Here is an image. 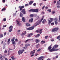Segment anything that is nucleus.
I'll return each mask as SVG.
<instances>
[{"instance_id":"f257e3e1","label":"nucleus","mask_w":60,"mask_h":60,"mask_svg":"<svg viewBox=\"0 0 60 60\" xmlns=\"http://www.w3.org/2000/svg\"><path fill=\"white\" fill-rule=\"evenodd\" d=\"M24 49L19 50L18 52V55H20L22 54L23 53V52H24Z\"/></svg>"},{"instance_id":"f03ea898","label":"nucleus","mask_w":60,"mask_h":60,"mask_svg":"<svg viewBox=\"0 0 60 60\" xmlns=\"http://www.w3.org/2000/svg\"><path fill=\"white\" fill-rule=\"evenodd\" d=\"M58 29H59V28L58 27H57L56 28H55L52 30V31L53 32H57Z\"/></svg>"},{"instance_id":"7ed1b4c3","label":"nucleus","mask_w":60,"mask_h":60,"mask_svg":"<svg viewBox=\"0 0 60 60\" xmlns=\"http://www.w3.org/2000/svg\"><path fill=\"white\" fill-rule=\"evenodd\" d=\"M16 22L17 25H18V26H21V24L19 23L20 22L18 21V20H16Z\"/></svg>"},{"instance_id":"20e7f679","label":"nucleus","mask_w":60,"mask_h":60,"mask_svg":"<svg viewBox=\"0 0 60 60\" xmlns=\"http://www.w3.org/2000/svg\"><path fill=\"white\" fill-rule=\"evenodd\" d=\"M34 25H33V26H31V27H29L27 29V30H33L34 28Z\"/></svg>"},{"instance_id":"39448f33","label":"nucleus","mask_w":60,"mask_h":60,"mask_svg":"<svg viewBox=\"0 0 60 60\" xmlns=\"http://www.w3.org/2000/svg\"><path fill=\"white\" fill-rule=\"evenodd\" d=\"M25 6H21H21H19V11H22V8H24Z\"/></svg>"},{"instance_id":"423d86ee","label":"nucleus","mask_w":60,"mask_h":60,"mask_svg":"<svg viewBox=\"0 0 60 60\" xmlns=\"http://www.w3.org/2000/svg\"><path fill=\"white\" fill-rule=\"evenodd\" d=\"M26 31H24L22 32V34H21V35L22 36H24L25 35V34H26Z\"/></svg>"},{"instance_id":"0eeeda50","label":"nucleus","mask_w":60,"mask_h":60,"mask_svg":"<svg viewBox=\"0 0 60 60\" xmlns=\"http://www.w3.org/2000/svg\"><path fill=\"white\" fill-rule=\"evenodd\" d=\"M22 11L23 14H26V10H25V9H22Z\"/></svg>"},{"instance_id":"6e6552de","label":"nucleus","mask_w":60,"mask_h":60,"mask_svg":"<svg viewBox=\"0 0 60 60\" xmlns=\"http://www.w3.org/2000/svg\"><path fill=\"white\" fill-rule=\"evenodd\" d=\"M54 48V47H53V48L50 50L49 51H50V52H52V51H55V49Z\"/></svg>"},{"instance_id":"1a4fd4ad","label":"nucleus","mask_w":60,"mask_h":60,"mask_svg":"<svg viewBox=\"0 0 60 60\" xmlns=\"http://www.w3.org/2000/svg\"><path fill=\"white\" fill-rule=\"evenodd\" d=\"M35 41L36 43H38L40 41V40L38 39H36L35 40Z\"/></svg>"},{"instance_id":"9d476101","label":"nucleus","mask_w":60,"mask_h":60,"mask_svg":"<svg viewBox=\"0 0 60 60\" xmlns=\"http://www.w3.org/2000/svg\"><path fill=\"white\" fill-rule=\"evenodd\" d=\"M41 23H40L39 22H36V24L35 26H36L38 25H39L40 24H41Z\"/></svg>"},{"instance_id":"9b49d317","label":"nucleus","mask_w":60,"mask_h":60,"mask_svg":"<svg viewBox=\"0 0 60 60\" xmlns=\"http://www.w3.org/2000/svg\"><path fill=\"white\" fill-rule=\"evenodd\" d=\"M33 19L31 18L30 19V20H29V21L30 23H32L33 22Z\"/></svg>"},{"instance_id":"f8f14e48","label":"nucleus","mask_w":60,"mask_h":60,"mask_svg":"<svg viewBox=\"0 0 60 60\" xmlns=\"http://www.w3.org/2000/svg\"><path fill=\"white\" fill-rule=\"evenodd\" d=\"M44 58V56H41L40 57L38 58V60H41L42 59V58Z\"/></svg>"},{"instance_id":"ddd939ff","label":"nucleus","mask_w":60,"mask_h":60,"mask_svg":"<svg viewBox=\"0 0 60 60\" xmlns=\"http://www.w3.org/2000/svg\"><path fill=\"white\" fill-rule=\"evenodd\" d=\"M34 3V1H30V2L29 3V4L30 5H31L33 4Z\"/></svg>"},{"instance_id":"4468645a","label":"nucleus","mask_w":60,"mask_h":60,"mask_svg":"<svg viewBox=\"0 0 60 60\" xmlns=\"http://www.w3.org/2000/svg\"><path fill=\"white\" fill-rule=\"evenodd\" d=\"M20 15L21 17H23V14L21 12L20 13Z\"/></svg>"},{"instance_id":"2eb2a0df","label":"nucleus","mask_w":60,"mask_h":60,"mask_svg":"<svg viewBox=\"0 0 60 60\" xmlns=\"http://www.w3.org/2000/svg\"><path fill=\"white\" fill-rule=\"evenodd\" d=\"M22 20L23 22H25V17H23L22 18Z\"/></svg>"},{"instance_id":"dca6fc26","label":"nucleus","mask_w":60,"mask_h":60,"mask_svg":"<svg viewBox=\"0 0 60 60\" xmlns=\"http://www.w3.org/2000/svg\"><path fill=\"white\" fill-rule=\"evenodd\" d=\"M39 36H40V34H38L35 36V37H36V38H38V37H39Z\"/></svg>"},{"instance_id":"f3484780","label":"nucleus","mask_w":60,"mask_h":60,"mask_svg":"<svg viewBox=\"0 0 60 60\" xmlns=\"http://www.w3.org/2000/svg\"><path fill=\"white\" fill-rule=\"evenodd\" d=\"M42 29L39 30V33L40 34H41L42 33Z\"/></svg>"},{"instance_id":"a211bd4d","label":"nucleus","mask_w":60,"mask_h":60,"mask_svg":"<svg viewBox=\"0 0 60 60\" xmlns=\"http://www.w3.org/2000/svg\"><path fill=\"white\" fill-rule=\"evenodd\" d=\"M26 25L27 26H30L31 25L30 24H29L28 23H26Z\"/></svg>"},{"instance_id":"6ab92c4d","label":"nucleus","mask_w":60,"mask_h":60,"mask_svg":"<svg viewBox=\"0 0 60 60\" xmlns=\"http://www.w3.org/2000/svg\"><path fill=\"white\" fill-rule=\"evenodd\" d=\"M39 47H40V44H39L37 45L36 46V48H38Z\"/></svg>"},{"instance_id":"aec40b11","label":"nucleus","mask_w":60,"mask_h":60,"mask_svg":"<svg viewBox=\"0 0 60 60\" xmlns=\"http://www.w3.org/2000/svg\"><path fill=\"white\" fill-rule=\"evenodd\" d=\"M35 12H38V11H39V9H35Z\"/></svg>"},{"instance_id":"412c9836","label":"nucleus","mask_w":60,"mask_h":60,"mask_svg":"<svg viewBox=\"0 0 60 60\" xmlns=\"http://www.w3.org/2000/svg\"><path fill=\"white\" fill-rule=\"evenodd\" d=\"M48 20L49 21L48 23V24H49V25H50V23H51V22H52V21H51L50 20H49V19H48Z\"/></svg>"},{"instance_id":"4be33fe9","label":"nucleus","mask_w":60,"mask_h":60,"mask_svg":"<svg viewBox=\"0 0 60 60\" xmlns=\"http://www.w3.org/2000/svg\"><path fill=\"white\" fill-rule=\"evenodd\" d=\"M33 40V39H27L25 41V43H26V42H27V41H29V40Z\"/></svg>"},{"instance_id":"5701e85b","label":"nucleus","mask_w":60,"mask_h":60,"mask_svg":"<svg viewBox=\"0 0 60 60\" xmlns=\"http://www.w3.org/2000/svg\"><path fill=\"white\" fill-rule=\"evenodd\" d=\"M35 53V52H33V51H32L30 53V55H32L33 54H34Z\"/></svg>"},{"instance_id":"b1692460","label":"nucleus","mask_w":60,"mask_h":60,"mask_svg":"<svg viewBox=\"0 0 60 60\" xmlns=\"http://www.w3.org/2000/svg\"><path fill=\"white\" fill-rule=\"evenodd\" d=\"M54 47H55L54 48H56V47H58V45H56L54 46Z\"/></svg>"},{"instance_id":"393cba45","label":"nucleus","mask_w":60,"mask_h":60,"mask_svg":"<svg viewBox=\"0 0 60 60\" xmlns=\"http://www.w3.org/2000/svg\"><path fill=\"white\" fill-rule=\"evenodd\" d=\"M44 18V16H43L42 17V18L41 19V21L39 22L40 23H41V21H42V20H43V19Z\"/></svg>"},{"instance_id":"a878e982","label":"nucleus","mask_w":60,"mask_h":60,"mask_svg":"<svg viewBox=\"0 0 60 60\" xmlns=\"http://www.w3.org/2000/svg\"><path fill=\"white\" fill-rule=\"evenodd\" d=\"M46 21L45 19H44L42 22V24H44V23L46 22Z\"/></svg>"},{"instance_id":"bb28decb","label":"nucleus","mask_w":60,"mask_h":60,"mask_svg":"<svg viewBox=\"0 0 60 60\" xmlns=\"http://www.w3.org/2000/svg\"><path fill=\"white\" fill-rule=\"evenodd\" d=\"M14 40H15V37H14L13 38V39L11 40L12 42H13L14 41Z\"/></svg>"},{"instance_id":"cd10ccee","label":"nucleus","mask_w":60,"mask_h":60,"mask_svg":"<svg viewBox=\"0 0 60 60\" xmlns=\"http://www.w3.org/2000/svg\"><path fill=\"white\" fill-rule=\"evenodd\" d=\"M4 36V35H3V34H0V38H2V37H3Z\"/></svg>"},{"instance_id":"c85d7f7f","label":"nucleus","mask_w":60,"mask_h":60,"mask_svg":"<svg viewBox=\"0 0 60 60\" xmlns=\"http://www.w3.org/2000/svg\"><path fill=\"white\" fill-rule=\"evenodd\" d=\"M57 5H60V2L57 1Z\"/></svg>"},{"instance_id":"c756f323","label":"nucleus","mask_w":60,"mask_h":60,"mask_svg":"<svg viewBox=\"0 0 60 60\" xmlns=\"http://www.w3.org/2000/svg\"><path fill=\"white\" fill-rule=\"evenodd\" d=\"M13 28V27H12L11 29H10L9 30V32H11V31H12V29Z\"/></svg>"},{"instance_id":"7c9ffc66","label":"nucleus","mask_w":60,"mask_h":60,"mask_svg":"<svg viewBox=\"0 0 60 60\" xmlns=\"http://www.w3.org/2000/svg\"><path fill=\"white\" fill-rule=\"evenodd\" d=\"M30 17H31V18H32V17H34V14H31L30 15Z\"/></svg>"},{"instance_id":"2f4dec72","label":"nucleus","mask_w":60,"mask_h":60,"mask_svg":"<svg viewBox=\"0 0 60 60\" xmlns=\"http://www.w3.org/2000/svg\"><path fill=\"white\" fill-rule=\"evenodd\" d=\"M54 20H55L56 21H57V17L55 18L54 19Z\"/></svg>"},{"instance_id":"473e14b6","label":"nucleus","mask_w":60,"mask_h":60,"mask_svg":"<svg viewBox=\"0 0 60 60\" xmlns=\"http://www.w3.org/2000/svg\"><path fill=\"white\" fill-rule=\"evenodd\" d=\"M51 48H52V47H51L50 46H49V47H48V49H51Z\"/></svg>"},{"instance_id":"72a5a7b5","label":"nucleus","mask_w":60,"mask_h":60,"mask_svg":"<svg viewBox=\"0 0 60 60\" xmlns=\"http://www.w3.org/2000/svg\"><path fill=\"white\" fill-rule=\"evenodd\" d=\"M40 31V30H36L35 31V32L36 33H39V31Z\"/></svg>"},{"instance_id":"f704fd0d","label":"nucleus","mask_w":60,"mask_h":60,"mask_svg":"<svg viewBox=\"0 0 60 60\" xmlns=\"http://www.w3.org/2000/svg\"><path fill=\"white\" fill-rule=\"evenodd\" d=\"M11 59H12V60H14V59L15 60L16 59L15 58H14V56H13L11 57Z\"/></svg>"},{"instance_id":"c9c22d12","label":"nucleus","mask_w":60,"mask_h":60,"mask_svg":"<svg viewBox=\"0 0 60 60\" xmlns=\"http://www.w3.org/2000/svg\"><path fill=\"white\" fill-rule=\"evenodd\" d=\"M41 43H45V41H44L42 40L41 41Z\"/></svg>"},{"instance_id":"e433bc0d","label":"nucleus","mask_w":60,"mask_h":60,"mask_svg":"<svg viewBox=\"0 0 60 60\" xmlns=\"http://www.w3.org/2000/svg\"><path fill=\"white\" fill-rule=\"evenodd\" d=\"M28 37H31V35L30 34H28L27 35Z\"/></svg>"},{"instance_id":"4c0bfd02","label":"nucleus","mask_w":60,"mask_h":60,"mask_svg":"<svg viewBox=\"0 0 60 60\" xmlns=\"http://www.w3.org/2000/svg\"><path fill=\"white\" fill-rule=\"evenodd\" d=\"M50 19L51 20V21H52H52H53V18H50Z\"/></svg>"},{"instance_id":"58836bf2","label":"nucleus","mask_w":60,"mask_h":60,"mask_svg":"<svg viewBox=\"0 0 60 60\" xmlns=\"http://www.w3.org/2000/svg\"><path fill=\"white\" fill-rule=\"evenodd\" d=\"M6 10V8H3L2 9V11H4V10Z\"/></svg>"},{"instance_id":"ea45409f","label":"nucleus","mask_w":60,"mask_h":60,"mask_svg":"<svg viewBox=\"0 0 60 60\" xmlns=\"http://www.w3.org/2000/svg\"><path fill=\"white\" fill-rule=\"evenodd\" d=\"M35 9H32V12H35Z\"/></svg>"},{"instance_id":"a19ab883","label":"nucleus","mask_w":60,"mask_h":60,"mask_svg":"<svg viewBox=\"0 0 60 60\" xmlns=\"http://www.w3.org/2000/svg\"><path fill=\"white\" fill-rule=\"evenodd\" d=\"M41 49H38L37 50V52H38L39 51H41Z\"/></svg>"},{"instance_id":"79ce46f5","label":"nucleus","mask_w":60,"mask_h":60,"mask_svg":"<svg viewBox=\"0 0 60 60\" xmlns=\"http://www.w3.org/2000/svg\"><path fill=\"white\" fill-rule=\"evenodd\" d=\"M47 11H49L50 12H51V9L48 10Z\"/></svg>"},{"instance_id":"37998d69","label":"nucleus","mask_w":60,"mask_h":60,"mask_svg":"<svg viewBox=\"0 0 60 60\" xmlns=\"http://www.w3.org/2000/svg\"><path fill=\"white\" fill-rule=\"evenodd\" d=\"M12 43L13 44H15V45L16 43L15 42V41H14L12 42Z\"/></svg>"},{"instance_id":"c03bdc74","label":"nucleus","mask_w":60,"mask_h":60,"mask_svg":"<svg viewBox=\"0 0 60 60\" xmlns=\"http://www.w3.org/2000/svg\"><path fill=\"white\" fill-rule=\"evenodd\" d=\"M29 5V4H27L25 5V6L26 7V6H28Z\"/></svg>"},{"instance_id":"a18cd8bd","label":"nucleus","mask_w":60,"mask_h":60,"mask_svg":"<svg viewBox=\"0 0 60 60\" xmlns=\"http://www.w3.org/2000/svg\"><path fill=\"white\" fill-rule=\"evenodd\" d=\"M60 49H56L55 50V51H57V50H59Z\"/></svg>"},{"instance_id":"49530a36","label":"nucleus","mask_w":60,"mask_h":60,"mask_svg":"<svg viewBox=\"0 0 60 60\" xmlns=\"http://www.w3.org/2000/svg\"><path fill=\"white\" fill-rule=\"evenodd\" d=\"M49 37V36H45V39H47V38H48Z\"/></svg>"},{"instance_id":"de8ad7c7","label":"nucleus","mask_w":60,"mask_h":60,"mask_svg":"<svg viewBox=\"0 0 60 60\" xmlns=\"http://www.w3.org/2000/svg\"><path fill=\"white\" fill-rule=\"evenodd\" d=\"M2 2L3 3H5V0H2Z\"/></svg>"},{"instance_id":"09e8293b","label":"nucleus","mask_w":60,"mask_h":60,"mask_svg":"<svg viewBox=\"0 0 60 60\" xmlns=\"http://www.w3.org/2000/svg\"><path fill=\"white\" fill-rule=\"evenodd\" d=\"M33 5H34V6H36V3H34L33 4Z\"/></svg>"},{"instance_id":"8fccbe9b","label":"nucleus","mask_w":60,"mask_h":60,"mask_svg":"<svg viewBox=\"0 0 60 60\" xmlns=\"http://www.w3.org/2000/svg\"><path fill=\"white\" fill-rule=\"evenodd\" d=\"M13 27H12V26H11L9 27V29H10V28H12Z\"/></svg>"},{"instance_id":"3c124183","label":"nucleus","mask_w":60,"mask_h":60,"mask_svg":"<svg viewBox=\"0 0 60 60\" xmlns=\"http://www.w3.org/2000/svg\"><path fill=\"white\" fill-rule=\"evenodd\" d=\"M55 24H56V25H57V22L55 21Z\"/></svg>"},{"instance_id":"603ef678","label":"nucleus","mask_w":60,"mask_h":60,"mask_svg":"<svg viewBox=\"0 0 60 60\" xmlns=\"http://www.w3.org/2000/svg\"><path fill=\"white\" fill-rule=\"evenodd\" d=\"M60 35L58 36L57 38V39H58L60 38Z\"/></svg>"},{"instance_id":"864d4df0","label":"nucleus","mask_w":60,"mask_h":60,"mask_svg":"<svg viewBox=\"0 0 60 60\" xmlns=\"http://www.w3.org/2000/svg\"><path fill=\"white\" fill-rule=\"evenodd\" d=\"M3 21H6V18H5L3 19Z\"/></svg>"},{"instance_id":"5fc2aeb1","label":"nucleus","mask_w":60,"mask_h":60,"mask_svg":"<svg viewBox=\"0 0 60 60\" xmlns=\"http://www.w3.org/2000/svg\"><path fill=\"white\" fill-rule=\"evenodd\" d=\"M7 52V50H5L4 51L5 53H6Z\"/></svg>"},{"instance_id":"6e6d98bb","label":"nucleus","mask_w":60,"mask_h":60,"mask_svg":"<svg viewBox=\"0 0 60 60\" xmlns=\"http://www.w3.org/2000/svg\"><path fill=\"white\" fill-rule=\"evenodd\" d=\"M2 58H3V56H1L0 57V59H1Z\"/></svg>"},{"instance_id":"4d7b16f0","label":"nucleus","mask_w":60,"mask_h":60,"mask_svg":"<svg viewBox=\"0 0 60 60\" xmlns=\"http://www.w3.org/2000/svg\"><path fill=\"white\" fill-rule=\"evenodd\" d=\"M10 40H10V39H9L8 41V42H9L10 41Z\"/></svg>"},{"instance_id":"13d9d810","label":"nucleus","mask_w":60,"mask_h":60,"mask_svg":"<svg viewBox=\"0 0 60 60\" xmlns=\"http://www.w3.org/2000/svg\"><path fill=\"white\" fill-rule=\"evenodd\" d=\"M32 9H31L30 10H29V11H30V12L32 11Z\"/></svg>"},{"instance_id":"bf43d9fd","label":"nucleus","mask_w":60,"mask_h":60,"mask_svg":"<svg viewBox=\"0 0 60 60\" xmlns=\"http://www.w3.org/2000/svg\"><path fill=\"white\" fill-rule=\"evenodd\" d=\"M54 22H52L51 23V25L52 26H53V25H54Z\"/></svg>"},{"instance_id":"052dcab7","label":"nucleus","mask_w":60,"mask_h":60,"mask_svg":"<svg viewBox=\"0 0 60 60\" xmlns=\"http://www.w3.org/2000/svg\"><path fill=\"white\" fill-rule=\"evenodd\" d=\"M45 6H44L43 7H42V10H43V9H44V8H45Z\"/></svg>"},{"instance_id":"680f3d73","label":"nucleus","mask_w":60,"mask_h":60,"mask_svg":"<svg viewBox=\"0 0 60 60\" xmlns=\"http://www.w3.org/2000/svg\"><path fill=\"white\" fill-rule=\"evenodd\" d=\"M13 16H15V15H16V13H14L13 14Z\"/></svg>"},{"instance_id":"e2e57ef3","label":"nucleus","mask_w":60,"mask_h":60,"mask_svg":"<svg viewBox=\"0 0 60 60\" xmlns=\"http://www.w3.org/2000/svg\"><path fill=\"white\" fill-rule=\"evenodd\" d=\"M6 26H6V25H5L4 26H3V27H6Z\"/></svg>"},{"instance_id":"0e129e2a","label":"nucleus","mask_w":60,"mask_h":60,"mask_svg":"<svg viewBox=\"0 0 60 60\" xmlns=\"http://www.w3.org/2000/svg\"><path fill=\"white\" fill-rule=\"evenodd\" d=\"M4 36H5V35H6V33L5 32L4 33Z\"/></svg>"},{"instance_id":"69168bd1","label":"nucleus","mask_w":60,"mask_h":60,"mask_svg":"<svg viewBox=\"0 0 60 60\" xmlns=\"http://www.w3.org/2000/svg\"><path fill=\"white\" fill-rule=\"evenodd\" d=\"M55 11H53L52 12V13L53 14H55Z\"/></svg>"},{"instance_id":"338daca9","label":"nucleus","mask_w":60,"mask_h":60,"mask_svg":"<svg viewBox=\"0 0 60 60\" xmlns=\"http://www.w3.org/2000/svg\"><path fill=\"white\" fill-rule=\"evenodd\" d=\"M30 36H32V35H33V34L32 33H31L30 34Z\"/></svg>"},{"instance_id":"774afa93","label":"nucleus","mask_w":60,"mask_h":60,"mask_svg":"<svg viewBox=\"0 0 60 60\" xmlns=\"http://www.w3.org/2000/svg\"><path fill=\"white\" fill-rule=\"evenodd\" d=\"M54 41V39H52L51 40V41Z\"/></svg>"}]
</instances>
